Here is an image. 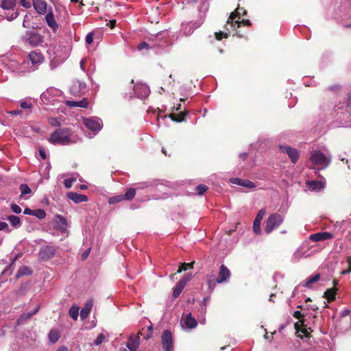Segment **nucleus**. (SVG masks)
<instances>
[{"mask_svg": "<svg viewBox=\"0 0 351 351\" xmlns=\"http://www.w3.org/2000/svg\"><path fill=\"white\" fill-rule=\"evenodd\" d=\"M167 37H168L167 31H162L152 35L149 38V41L152 42V50L154 51L156 53L162 52L170 45V42L167 39Z\"/></svg>", "mask_w": 351, "mask_h": 351, "instance_id": "f257e3e1", "label": "nucleus"}, {"mask_svg": "<svg viewBox=\"0 0 351 351\" xmlns=\"http://www.w3.org/2000/svg\"><path fill=\"white\" fill-rule=\"evenodd\" d=\"M71 134L69 129L59 128L51 134L49 141L52 144L68 145L75 142L71 139Z\"/></svg>", "mask_w": 351, "mask_h": 351, "instance_id": "f03ea898", "label": "nucleus"}, {"mask_svg": "<svg viewBox=\"0 0 351 351\" xmlns=\"http://www.w3.org/2000/svg\"><path fill=\"white\" fill-rule=\"evenodd\" d=\"M8 69L12 72L19 75H24L27 73L33 72L27 60L18 61L16 60H10L6 64Z\"/></svg>", "mask_w": 351, "mask_h": 351, "instance_id": "7ed1b4c3", "label": "nucleus"}, {"mask_svg": "<svg viewBox=\"0 0 351 351\" xmlns=\"http://www.w3.org/2000/svg\"><path fill=\"white\" fill-rule=\"evenodd\" d=\"M332 156L330 154H324L320 150H315L311 154V161L315 165L324 169L329 166L331 162Z\"/></svg>", "mask_w": 351, "mask_h": 351, "instance_id": "20e7f679", "label": "nucleus"}, {"mask_svg": "<svg viewBox=\"0 0 351 351\" xmlns=\"http://www.w3.org/2000/svg\"><path fill=\"white\" fill-rule=\"evenodd\" d=\"M205 12H199V19L198 21L193 22L182 23L181 32L185 36H189L193 34L194 30L202 25L205 18Z\"/></svg>", "mask_w": 351, "mask_h": 351, "instance_id": "39448f33", "label": "nucleus"}, {"mask_svg": "<svg viewBox=\"0 0 351 351\" xmlns=\"http://www.w3.org/2000/svg\"><path fill=\"white\" fill-rule=\"evenodd\" d=\"M27 60L29 62V66L32 71L38 69L40 64L45 61V56L39 50H34L29 52Z\"/></svg>", "mask_w": 351, "mask_h": 351, "instance_id": "423d86ee", "label": "nucleus"}, {"mask_svg": "<svg viewBox=\"0 0 351 351\" xmlns=\"http://www.w3.org/2000/svg\"><path fill=\"white\" fill-rule=\"evenodd\" d=\"M284 221V217L282 215L278 213H273L269 215V217L267 219L266 226L265 228V231L267 234H269L274 230L277 228Z\"/></svg>", "mask_w": 351, "mask_h": 351, "instance_id": "0eeeda50", "label": "nucleus"}, {"mask_svg": "<svg viewBox=\"0 0 351 351\" xmlns=\"http://www.w3.org/2000/svg\"><path fill=\"white\" fill-rule=\"evenodd\" d=\"M60 95V91L51 87L43 92L40 95V98L45 104H54Z\"/></svg>", "mask_w": 351, "mask_h": 351, "instance_id": "6e6552de", "label": "nucleus"}, {"mask_svg": "<svg viewBox=\"0 0 351 351\" xmlns=\"http://www.w3.org/2000/svg\"><path fill=\"white\" fill-rule=\"evenodd\" d=\"M83 123L86 128L95 133L100 131L103 126L101 119L96 117L84 118Z\"/></svg>", "mask_w": 351, "mask_h": 351, "instance_id": "1a4fd4ad", "label": "nucleus"}, {"mask_svg": "<svg viewBox=\"0 0 351 351\" xmlns=\"http://www.w3.org/2000/svg\"><path fill=\"white\" fill-rule=\"evenodd\" d=\"M23 42L32 47H36L43 43V39L38 32L28 31L23 37Z\"/></svg>", "mask_w": 351, "mask_h": 351, "instance_id": "9d476101", "label": "nucleus"}, {"mask_svg": "<svg viewBox=\"0 0 351 351\" xmlns=\"http://www.w3.org/2000/svg\"><path fill=\"white\" fill-rule=\"evenodd\" d=\"M161 343L164 351H173V340L170 330L163 331L161 336Z\"/></svg>", "mask_w": 351, "mask_h": 351, "instance_id": "9b49d317", "label": "nucleus"}, {"mask_svg": "<svg viewBox=\"0 0 351 351\" xmlns=\"http://www.w3.org/2000/svg\"><path fill=\"white\" fill-rule=\"evenodd\" d=\"M134 92L136 95L141 98H146L149 94V88L145 84H136L134 86Z\"/></svg>", "mask_w": 351, "mask_h": 351, "instance_id": "f8f14e48", "label": "nucleus"}, {"mask_svg": "<svg viewBox=\"0 0 351 351\" xmlns=\"http://www.w3.org/2000/svg\"><path fill=\"white\" fill-rule=\"evenodd\" d=\"M280 149L282 152L286 153L293 163L296 162L298 159L299 153L295 148L289 146L280 145Z\"/></svg>", "mask_w": 351, "mask_h": 351, "instance_id": "ddd939ff", "label": "nucleus"}, {"mask_svg": "<svg viewBox=\"0 0 351 351\" xmlns=\"http://www.w3.org/2000/svg\"><path fill=\"white\" fill-rule=\"evenodd\" d=\"M334 235L328 232H319L317 233L312 234L309 237V239L314 242L323 241L328 239H331Z\"/></svg>", "mask_w": 351, "mask_h": 351, "instance_id": "4468645a", "label": "nucleus"}, {"mask_svg": "<svg viewBox=\"0 0 351 351\" xmlns=\"http://www.w3.org/2000/svg\"><path fill=\"white\" fill-rule=\"evenodd\" d=\"M56 251V248L52 246H44L40 250V256L43 260L50 259L55 256Z\"/></svg>", "mask_w": 351, "mask_h": 351, "instance_id": "2eb2a0df", "label": "nucleus"}, {"mask_svg": "<svg viewBox=\"0 0 351 351\" xmlns=\"http://www.w3.org/2000/svg\"><path fill=\"white\" fill-rule=\"evenodd\" d=\"M230 277V271L224 265H221L219 268V276L217 277L218 283L221 284L228 281Z\"/></svg>", "mask_w": 351, "mask_h": 351, "instance_id": "dca6fc26", "label": "nucleus"}, {"mask_svg": "<svg viewBox=\"0 0 351 351\" xmlns=\"http://www.w3.org/2000/svg\"><path fill=\"white\" fill-rule=\"evenodd\" d=\"M34 8L39 14H45L47 12V3L45 0H32Z\"/></svg>", "mask_w": 351, "mask_h": 351, "instance_id": "f3484780", "label": "nucleus"}, {"mask_svg": "<svg viewBox=\"0 0 351 351\" xmlns=\"http://www.w3.org/2000/svg\"><path fill=\"white\" fill-rule=\"evenodd\" d=\"M181 324L183 327L188 329L195 328L197 325L196 319L192 317L191 313L187 314L184 318H182Z\"/></svg>", "mask_w": 351, "mask_h": 351, "instance_id": "a211bd4d", "label": "nucleus"}, {"mask_svg": "<svg viewBox=\"0 0 351 351\" xmlns=\"http://www.w3.org/2000/svg\"><path fill=\"white\" fill-rule=\"evenodd\" d=\"M55 225L58 230L61 232H65L67 228V221L65 217L60 215H56L55 217Z\"/></svg>", "mask_w": 351, "mask_h": 351, "instance_id": "6ab92c4d", "label": "nucleus"}, {"mask_svg": "<svg viewBox=\"0 0 351 351\" xmlns=\"http://www.w3.org/2000/svg\"><path fill=\"white\" fill-rule=\"evenodd\" d=\"M66 197L75 204L86 202L88 201V197L85 195L79 194L75 192H69L66 194Z\"/></svg>", "mask_w": 351, "mask_h": 351, "instance_id": "aec40b11", "label": "nucleus"}, {"mask_svg": "<svg viewBox=\"0 0 351 351\" xmlns=\"http://www.w3.org/2000/svg\"><path fill=\"white\" fill-rule=\"evenodd\" d=\"M46 14H47L45 16V20L47 24L49 27H51L53 29V32H56L58 28V25L57 24L55 20L53 14L51 11L47 12Z\"/></svg>", "mask_w": 351, "mask_h": 351, "instance_id": "412c9836", "label": "nucleus"}, {"mask_svg": "<svg viewBox=\"0 0 351 351\" xmlns=\"http://www.w3.org/2000/svg\"><path fill=\"white\" fill-rule=\"evenodd\" d=\"M139 338L136 335H131L128 343L127 348L130 351H136L139 346Z\"/></svg>", "mask_w": 351, "mask_h": 351, "instance_id": "4be33fe9", "label": "nucleus"}, {"mask_svg": "<svg viewBox=\"0 0 351 351\" xmlns=\"http://www.w3.org/2000/svg\"><path fill=\"white\" fill-rule=\"evenodd\" d=\"M93 307V301L89 300L86 302L84 307L80 311V317L82 320L86 319Z\"/></svg>", "mask_w": 351, "mask_h": 351, "instance_id": "5701e85b", "label": "nucleus"}, {"mask_svg": "<svg viewBox=\"0 0 351 351\" xmlns=\"http://www.w3.org/2000/svg\"><path fill=\"white\" fill-rule=\"evenodd\" d=\"M306 184L313 191H320L325 186L323 181L311 180L307 181Z\"/></svg>", "mask_w": 351, "mask_h": 351, "instance_id": "b1692460", "label": "nucleus"}, {"mask_svg": "<svg viewBox=\"0 0 351 351\" xmlns=\"http://www.w3.org/2000/svg\"><path fill=\"white\" fill-rule=\"evenodd\" d=\"M66 105L69 107H80V108H86L88 107V103L87 100L85 98H84L82 100L78 101H67Z\"/></svg>", "mask_w": 351, "mask_h": 351, "instance_id": "393cba45", "label": "nucleus"}, {"mask_svg": "<svg viewBox=\"0 0 351 351\" xmlns=\"http://www.w3.org/2000/svg\"><path fill=\"white\" fill-rule=\"evenodd\" d=\"M320 278L319 274H316L309 278H308L304 282L303 286L307 288H311V285L318 281Z\"/></svg>", "mask_w": 351, "mask_h": 351, "instance_id": "a878e982", "label": "nucleus"}, {"mask_svg": "<svg viewBox=\"0 0 351 351\" xmlns=\"http://www.w3.org/2000/svg\"><path fill=\"white\" fill-rule=\"evenodd\" d=\"M8 220L10 221L11 225L15 228H18L21 226V219L18 216L13 215L8 216Z\"/></svg>", "mask_w": 351, "mask_h": 351, "instance_id": "bb28decb", "label": "nucleus"}, {"mask_svg": "<svg viewBox=\"0 0 351 351\" xmlns=\"http://www.w3.org/2000/svg\"><path fill=\"white\" fill-rule=\"evenodd\" d=\"M86 85L84 83L80 82L79 81L73 83L72 87L71 88V93L72 94L77 93L79 90L84 89Z\"/></svg>", "mask_w": 351, "mask_h": 351, "instance_id": "cd10ccee", "label": "nucleus"}, {"mask_svg": "<svg viewBox=\"0 0 351 351\" xmlns=\"http://www.w3.org/2000/svg\"><path fill=\"white\" fill-rule=\"evenodd\" d=\"M241 23L243 25H247V26L251 25V22H250V20H248V19H246V20L243 19L241 21H239V20H237V21H232L231 24H230V27H232L233 29L238 28V27H240V25H241Z\"/></svg>", "mask_w": 351, "mask_h": 351, "instance_id": "c85d7f7f", "label": "nucleus"}, {"mask_svg": "<svg viewBox=\"0 0 351 351\" xmlns=\"http://www.w3.org/2000/svg\"><path fill=\"white\" fill-rule=\"evenodd\" d=\"M15 4V0H3L0 5L4 10L12 9Z\"/></svg>", "mask_w": 351, "mask_h": 351, "instance_id": "c756f323", "label": "nucleus"}, {"mask_svg": "<svg viewBox=\"0 0 351 351\" xmlns=\"http://www.w3.org/2000/svg\"><path fill=\"white\" fill-rule=\"evenodd\" d=\"M136 195V190L134 188L128 189L125 195H123V199L132 200Z\"/></svg>", "mask_w": 351, "mask_h": 351, "instance_id": "7c9ffc66", "label": "nucleus"}, {"mask_svg": "<svg viewBox=\"0 0 351 351\" xmlns=\"http://www.w3.org/2000/svg\"><path fill=\"white\" fill-rule=\"evenodd\" d=\"M69 316L76 320L79 315V307L77 306H72L69 311Z\"/></svg>", "mask_w": 351, "mask_h": 351, "instance_id": "2f4dec72", "label": "nucleus"}, {"mask_svg": "<svg viewBox=\"0 0 351 351\" xmlns=\"http://www.w3.org/2000/svg\"><path fill=\"white\" fill-rule=\"evenodd\" d=\"M32 274L31 270L27 266H23L19 269L17 272L16 276L21 277L23 276H29Z\"/></svg>", "mask_w": 351, "mask_h": 351, "instance_id": "473e14b6", "label": "nucleus"}, {"mask_svg": "<svg viewBox=\"0 0 351 351\" xmlns=\"http://www.w3.org/2000/svg\"><path fill=\"white\" fill-rule=\"evenodd\" d=\"M218 280H219V279H217V278L216 279H207L206 280L208 289L210 292H213V290L215 289L217 284H219Z\"/></svg>", "mask_w": 351, "mask_h": 351, "instance_id": "72a5a7b5", "label": "nucleus"}, {"mask_svg": "<svg viewBox=\"0 0 351 351\" xmlns=\"http://www.w3.org/2000/svg\"><path fill=\"white\" fill-rule=\"evenodd\" d=\"M186 114L188 113L185 112L182 114H171L170 117L173 121L180 123L184 120V116Z\"/></svg>", "mask_w": 351, "mask_h": 351, "instance_id": "f704fd0d", "label": "nucleus"}, {"mask_svg": "<svg viewBox=\"0 0 351 351\" xmlns=\"http://www.w3.org/2000/svg\"><path fill=\"white\" fill-rule=\"evenodd\" d=\"M21 196L27 195L32 193V190L27 184H21L19 186Z\"/></svg>", "mask_w": 351, "mask_h": 351, "instance_id": "c9c22d12", "label": "nucleus"}, {"mask_svg": "<svg viewBox=\"0 0 351 351\" xmlns=\"http://www.w3.org/2000/svg\"><path fill=\"white\" fill-rule=\"evenodd\" d=\"M60 338L59 333L56 330H51L49 333V339L52 343H56Z\"/></svg>", "mask_w": 351, "mask_h": 351, "instance_id": "e433bc0d", "label": "nucleus"}, {"mask_svg": "<svg viewBox=\"0 0 351 351\" xmlns=\"http://www.w3.org/2000/svg\"><path fill=\"white\" fill-rule=\"evenodd\" d=\"M33 216L36 217L39 219H43L46 217V213L41 208L35 209L34 210Z\"/></svg>", "mask_w": 351, "mask_h": 351, "instance_id": "4c0bfd02", "label": "nucleus"}, {"mask_svg": "<svg viewBox=\"0 0 351 351\" xmlns=\"http://www.w3.org/2000/svg\"><path fill=\"white\" fill-rule=\"evenodd\" d=\"M192 275L191 274H187L184 275L178 283L185 287L186 284L191 280Z\"/></svg>", "mask_w": 351, "mask_h": 351, "instance_id": "58836bf2", "label": "nucleus"}, {"mask_svg": "<svg viewBox=\"0 0 351 351\" xmlns=\"http://www.w3.org/2000/svg\"><path fill=\"white\" fill-rule=\"evenodd\" d=\"M241 10H243V9L237 8L234 12H232L227 23L230 25L231 22L234 21L233 20L242 13Z\"/></svg>", "mask_w": 351, "mask_h": 351, "instance_id": "ea45409f", "label": "nucleus"}, {"mask_svg": "<svg viewBox=\"0 0 351 351\" xmlns=\"http://www.w3.org/2000/svg\"><path fill=\"white\" fill-rule=\"evenodd\" d=\"M184 288V287L183 286H182L179 283H177L175 287L173 288V296L175 298H178L183 291Z\"/></svg>", "mask_w": 351, "mask_h": 351, "instance_id": "a19ab883", "label": "nucleus"}, {"mask_svg": "<svg viewBox=\"0 0 351 351\" xmlns=\"http://www.w3.org/2000/svg\"><path fill=\"white\" fill-rule=\"evenodd\" d=\"M152 42L149 40V42H145V41H143V42H141L138 46H137V49L141 51L143 49H152Z\"/></svg>", "mask_w": 351, "mask_h": 351, "instance_id": "79ce46f5", "label": "nucleus"}, {"mask_svg": "<svg viewBox=\"0 0 351 351\" xmlns=\"http://www.w3.org/2000/svg\"><path fill=\"white\" fill-rule=\"evenodd\" d=\"M241 186H243L246 189H254L256 186L253 182L247 179H243Z\"/></svg>", "mask_w": 351, "mask_h": 351, "instance_id": "37998d69", "label": "nucleus"}, {"mask_svg": "<svg viewBox=\"0 0 351 351\" xmlns=\"http://www.w3.org/2000/svg\"><path fill=\"white\" fill-rule=\"evenodd\" d=\"M193 262L189 263H182L181 266L179 267L178 270V273H181L183 271H186L189 269H191L193 267Z\"/></svg>", "mask_w": 351, "mask_h": 351, "instance_id": "c03bdc74", "label": "nucleus"}, {"mask_svg": "<svg viewBox=\"0 0 351 351\" xmlns=\"http://www.w3.org/2000/svg\"><path fill=\"white\" fill-rule=\"evenodd\" d=\"M123 200V195H119L117 196L111 197L108 199V203L110 204H114L117 202H119Z\"/></svg>", "mask_w": 351, "mask_h": 351, "instance_id": "a18cd8bd", "label": "nucleus"}, {"mask_svg": "<svg viewBox=\"0 0 351 351\" xmlns=\"http://www.w3.org/2000/svg\"><path fill=\"white\" fill-rule=\"evenodd\" d=\"M76 181L75 177H71L67 179H65L64 181V185L66 189H70L73 184Z\"/></svg>", "mask_w": 351, "mask_h": 351, "instance_id": "49530a36", "label": "nucleus"}, {"mask_svg": "<svg viewBox=\"0 0 351 351\" xmlns=\"http://www.w3.org/2000/svg\"><path fill=\"white\" fill-rule=\"evenodd\" d=\"M208 190V187L204 184H199L195 188V192L198 195L204 194Z\"/></svg>", "mask_w": 351, "mask_h": 351, "instance_id": "de8ad7c7", "label": "nucleus"}, {"mask_svg": "<svg viewBox=\"0 0 351 351\" xmlns=\"http://www.w3.org/2000/svg\"><path fill=\"white\" fill-rule=\"evenodd\" d=\"M301 324H300L299 322L295 324V328L297 330V331L300 330L304 335L307 336L308 332L306 328H301L300 326H304L303 321H300Z\"/></svg>", "mask_w": 351, "mask_h": 351, "instance_id": "09e8293b", "label": "nucleus"}, {"mask_svg": "<svg viewBox=\"0 0 351 351\" xmlns=\"http://www.w3.org/2000/svg\"><path fill=\"white\" fill-rule=\"evenodd\" d=\"M261 221H258V220L254 219V221L253 230L257 234L261 233Z\"/></svg>", "mask_w": 351, "mask_h": 351, "instance_id": "8fccbe9b", "label": "nucleus"}, {"mask_svg": "<svg viewBox=\"0 0 351 351\" xmlns=\"http://www.w3.org/2000/svg\"><path fill=\"white\" fill-rule=\"evenodd\" d=\"M335 291L333 289H327L324 293L325 297L331 301L335 298Z\"/></svg>", "mask_w": 351, "mask_h": 351, "instance_id": "3c124183", "label": "nucleus"}, {"mask_svg": "<svg viewBox=\"0 0 351 351\" xmlns=\"http://www.w3.org/2000/svg\"><path fill=\"white\" fill-rule=\"evenodd\" d=\"M106 340V337L103 333L99 334L95 341H94V345L99 346L101 344Z\"/></svg>", "mask_w": 351, "mask_h": 351, "instance_id": "603ef678", "label": "nucleus"}, {"mask_svg": "<svg viewBox=\"0 0 351 351\" xmlns=\"http://www.w3.org/2000/svg\"><path fill=\"white\" fill-rule=\"evenodd\" d=\"M347 263H348V268L344 269V270H343L341 272V275H346V274H348L349 273H351V256L348 258Z\"/></svg>", "mask_w": 351, "mask_h": 351, "instance_id": "864d4df0", "label": "nucleus"}, {"mask_svg": "<svg viewBox=\"0 0 351 351\" xmlns=\"http://www.w3.org/2000/svg\"><path fill=\"white\" fill-rule=\"evenodd\" d=\"M20 106L23 109H29L32 108V104L29 101H27L26 100H23V101H21V102H20Z\"/></svg>", "mask_w": 351, "mask_h": 351, "instance_id": "5fc2aeb1", "label": "nucleus"}, {"mask_svg": "<svg viewBox=\"0 0 351 351\" xmlns=\"http://www.w3.org/2000/svg\"><path fill=\"white\" fill-rule=\"evenodd\" d=\"M3 230L7 233H10L11 230L9 228L8 224L3 221H0V231Z\"/></svg>", "mask_w": 351, "mask_h": 351, "instance_id": "6e6d98bb", "label": "nucleus"}, {"mask_svg": "<svg viewBox=\"0 0 351 351\" xmlns=\"http://www.w3.org/2000/svg\"><path fill=\"white\" fill-rule=\"evenodd\" d=\"M19 16V12L17 11H12L10 14H8L6 18L8 21H13L16 19Z\"/></svg>", "mask_w": 351, "mask_h": 351, "instance_id": "4d7b16f0", "label": "nucleus"}, {"mask_svg": "<svg viewBox=\"0 0 351 351\" xmlns=\"http://www.w3.org/2000/svg\"><path fill=\"white\" fill-rule=\"evenodd\" d=\"M27 319L25 313H23L16 320V324L20 325L24 324Z\"/></svg>", "mask_w": 351, "mask_h": 351, "instance_id": "13d9d810", "label": "nucleus"}, {"mask_svg": "<svg viewBox=\"0 0 351 351\" xmlns=\"http://www.w3.org/2000/svg\"><path fill=\"white\" fill-rule=\"evenodd\" d=\"M11 210L13 213L16 214H19L22 211L21 207L15 204L11 205Z\"/></svg>", "mask_w": 351, "mask_h": 351, "instance_id": "bf43d9fd", "label": "nucleus"}, {"mask_svg": "<svg viewBox=\"0 0 351 351\" xmlns=\"http://www.w3.org/2000/svg\"><path fill=\"white\" fill-rule=\"evenodd\" d=\"M209 299L210 298L209 297H206L204 298L203 301L202 302V304H201V306H202V311L205 313L206 311V305L209 301Z\"/></svg>", "mask_w": 351, "mask_h": 351, "instance_id": "052dcab7", "label": "nucleus"}, {"mask_svg": "<svg viewBox=\"0 0 351 351\" xmlns=\"http://www.w3.org/2000/svg\"><path fill=\"white\" fill-rule=\"evenodd\" d=\"M39 306H37L32 311L29 312L27 313H25L27 319H29L34 315L37 313L38 311H39Z\"/></svg>", "mask_w": 351, "mask_h": 351, "instance_id": "680f3d73", "label": "nucleus"}, {"mask_svg": "<svg viewBox=\"0 0 351 351\" xmlns=\"http://www.w3.org/2000/svg\"><path fill=\"white\" fill-rule=\"evenodd\" d=\"M265 210L263 209V208L259 210V212L258 213V214H257V215H256V217L255 218V220H258V221H261L263 218V217H264V215H265Z\"/></svg>", "mask_w": 351, "mask_h": 351, "instance_id": "e2e57ef3", "label": "nucleus"}, {"mask_svg": "<svg viewBox=\"0 0 351 351\" xmlns=\"http://www.w3.org/2000/svg\"><path fill=\"white\" fill-rule=\"evenodd\" d=\"M230 182L239 186L242 185L243 179L239 178H232L230 180Z\"/></svg>", "mask_w": 351, "mask_h": 351, "instance_id": "0e129e2a", "label": "nucleus"}, {"mask_svg": "<svg viewBox=\"0 0 351 351\" xmlns=\"http://www.w3.org/2000/svg\"><path fill=\"white\" fill-rule=\"evenodd\" d=\"M86 43L88 45L91 44L93 40V34L92 32L88 33L86 36Z\"/></svg>", "mask_w": 351, "mask_h": 351, "instance_id": "69168bd1", "label": "nucleus"}, {"mask_svg": "<svg viewBox=\"0 0 351 351\" xmlns=\"http://www.w3.org/2000/svg\"><path fill=\"white\" fill-rule=\"evenodd\" d=\"M21 3L25 8H29L32 5L30 1H27L26 0H21Z\"/></svg>", "mask_w": 351, "mask_h": 351, "instance_id": "338daca9", "label": "nucleus"}, {"mask_svg": "<svg viewBox=\"0 0 351 351\" xmlns=\"http://www.w3.org/2000/svg\"><path fill=\"white\" fill-rule=\"evenodd\" d=\"M224 35L225 37H227L228 36V34H223V32H216L215 33V37L217 40H221L223 36Z\"/></svg>", "mask_w": 351, "mask_h": 351, "instance_id": "774afa93", "label": "nucleus"}]
</instances>
